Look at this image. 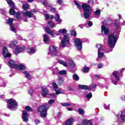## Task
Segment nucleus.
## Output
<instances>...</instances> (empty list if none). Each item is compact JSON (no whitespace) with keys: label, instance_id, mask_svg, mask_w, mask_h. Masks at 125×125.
Returning <instances> with one entry per match:
<instances>
[{"label":"nucleus","instance_id":"53","mask_svg":"<svg viewBox=\"0 0 125 125\" xmlns=\"http://www.w3.org/2000/svg\"><path fill=\"white\" fill-rule=\"evenodd\" d=\"M34 123L36 125H39V124L41 123V121L39 119H35Z\"/></svg>","mask_w":125,"mask_h":125},{"label":"nucleus","instance_id":"37","mask_svg":"<svg viewBox=\"0 0 125 125\" xmlns=\"http://www.w3.org/2000/svg\"><path fill=\"white\" fill-rule=\"evenodd\" d=\"M73 79L74 81H78L80 80V77L77 75V74H74L72 76Z\"/></svg>","mask_w":125,"mask_h":125},{"label":"nucleus","instance_id":"4","mask_svg":"<svg viewBox=\"0 0 125 125\" xmlns=\"http://www.w3.org/2000/svg\"><path fill=\"white\" fill-rule=\"evenodd\" d=\"M57 48L56 46H50L48 52V55H50V56H57L58 57H61L62 55L58 52Z\"/></svg>","mask_w":125,"mask_h":125},{"label":"nucleus","instance_id":"13","mask_svg":"<svg viewBox=\"0 0 125 125\" xmlns=\"http://www.w3.org/2000/svg\"><path fill=\"white\" fill-rule=\"evenodd\" d=\"M74 44L77 49L78 50H81L83 46V44L82 43V39L80 38L76 39L75 40Z\"/></svg>","mask_w":125,"mask_h":125},{"label":"nucleus","instance_id":"43","mask_svg":"<svg viewBox=\"0 0 125 125\" xmlns=\"http://www.w3.org/2000/svg\"><path fill=\"white\" fill-rule=\"evenodd\" d=\"M48 24L49 25V26H50L51 28H54V26H55V24H54V23L51 21H49L48 22Z\"/></svg>","mask_w":125,"mask_h":125},{"label":"nucleus","instance_id":"30","mask_svg":"<svg viewBox=\"0 0 125 125\" xmlns=\"http://www.w3.org/2000/svg\"><path fill=\"white\" fill-rule=\"evenodd\" d=\"M55 19L57 24H60L62 22V20L61 19L60 16L57 14L56 15Z\"/></svg>","mask_w":125,"mask_h":125},{"label":"nucleus","instance_id":"51","mask_svg":"<svg viewBox=\"0 0 125 125\" xmlns=\"http://www.w3.org/2000/svg\"><path fill=\"white\" fill-rule=\"evenodd\" d=\"M49 97H56V93H49Z\"/></svg>","mask_w":125,"mask_h":125},{"label":"nucleus","instance_id":"38","mask_svg":"<svg viewBox=\"0 0 125 125\" xmlns=\"http://www.w3.org/2000/svg\"><path fill=\"white\" fill-rule=\"evenodd\" d=\"M44 17L46 19H53V16L50 15L48 14H46L44 15Z\"/></svg>","mask_w":125,"mask_h":125},{"label":"nucleus","instance_id":"27","mask_svg":"<svg viewBox=\"0 0 125 125\" xmlns=\"http://www.w3.org/2000/svg\"><path fill=\"white\" fill-rule=\"evenodd\" d=\"M118 22V21L116 20L115 21H114V24H115V27H116V32L117 33V34H119L120 32H121V26L119 25V23L116 22Z\"/></svg>","mask_w":125,"mask_h":125},{"label":"nucleus","instance_id":"9","mask_svg":"<svg viewBox=\"0 0 125 125\" xmlns=\"http://www.w3.org/2000/svg\"><path fill=\"white\" fill-rule=\"evenodd\" d=\"M6 1L8 5L11 7V8L9 10L10 14H11V15H14L15 13H16V12H15L14 10V9L16 8L15 4L12 0H6Z\"/></svg>","mask_w":125,"mask_h":125},{"label":"nucleus","instance_id":"36","mask_svg":"<svg viewBox=\"0 0 125 125\" xmlns=\"http://www.w3.org/2000/svg\"><path fill=\"white\" fill-rule=\"evenodd\" d=\"M26 66L24 64H20L18 65V68L15 69V70H25Z\"/></svg>","mask_w":125,"mask_h":125},{"label":"nucleus","instance_id":"49","mask_svg":"<svg viewBox=\"0 0 125 125\" xmlns=\"http://www.w3.org/2000/svg\"><path fill=\"white\" fill-rule=\"evenodd\" d=\"M104 108L106 110H108V109H110V104H105L104 105Z\"/></svg>","mask_w":125,"mask_h":125},{"label":"nucleus","instance_id":"24","mask_svg":"<svg viewBox=\"0 0 125 125\" xmlns=\"http://www.w3.org/2000/svg\"><path fill=\"white\" fill-rule=\"evenodd\" d=\"M101 28H102V32L104 33V35H108V34H109V32L110 31L109 28L106 27L105 25L102 26Z\"/></svg>","mask_w":125,"mask_h":125},{"label":"nucleus","instance_id":"31","mask_svg":"<svg viewBox=\"0 0 125 125\" xmlns=\"http://www.w3.org/2000/svg\"><path fill=\"white\" fill-rule=\"evenodd\" d=\"M61 104L63 107H68L71 105H72L73 106H75L74 104L73 103H61Z\"/></svg>","mask_w":125,"mask_h":125},{"label":"nucleus","instance_id":"63","mask_svg":"<svg viewBox=\"0 0 125 125\" xmlns=\"http://www.w3.org/2000/svg\"><path fill=\"white\" fill-rule=\"evenodd\" d=\"M0 98H4V95H0Z\"/></svg>","mask_w":125,"mask_h":125},{"label":"nucleus","instance_id":"5","mask_svg":"<svg viewBox=\"0 0 125 125\" xmlns=\"http://www.w3.org/2000/svg\"><path fill=\"white\" fill-rule=\"evenodd\" d=\"M48 109H49V104H45L38 108V111L41 112V115L42 118L46 117Z\"/></svg>","mask_w":125,"mask_h":125},{"label":"nucleus","instance_id":"26","mask_svg":"<svg viewBox=\"0 0 125 125\" xmlns=\"http://www.w3.org/2000/svg\"><path fill=\"white\" fill-rule=\"evenodd\" d=\"M73 123H74V118L71 117L66 120L65 125H72Z\"/></svg>","mask_w":125,"mask_h":125},{"label":"nucleus","instance_id":"20","mask_svg":"<svg viewBox=\"0 0 125 125\" xmlns=\"http://www.w3.org/2000/svg\"><path fill=\"white\" fill-rule=\"evenodd\" d=\"M2 54L5 58H7V57H11V54L8 52V50H7V48L6 47H3Z\"/></svg>","mask_w":125,"mask_h":125},{"label":"nucleus","instance_id":"39","mask_svg":"<svg viewBox=\"0 0 125 125\" xmlns=\"http://www.w3.org/2000/svg\"><path fill=\"white\" fill-rule=\"evenodd\" d=\"M89 70V68L87 66H84L83 69H82L83 73H88V71Z\"/></svg>","mask_w":125,"mask_h":125},{"label":"nucleus","instance_id":"58","mask_svg":"<svg viewBox=\"0 0 125 125\" xmlns=\"http://www.w3.org/2000/svg\"><path fill=\"white\" fill-rule=\"evenodd\" d=\"M31 12H33L34 13H37V11L36 9H33L31 10Z\"/></svg>","mask_w":125,"mask_h":125},{"label":"nucleus","instance_id":"12","mask_svg":"<svg viewBox=\"0 0 125 125\" xmlns=\"http://www.w3.org/2000/svg\"><path fill=\"white\" fill-rule=\"evenodd\" d=\"M78 86L79 88H81V89H87V90H92V89H95L96 88V86H97V84H92L89 86L85 85L79 84Z\"/></svg>","mask_w":125,"mask_h":125},{"label":"nucleus","instance_id":"8","mask_svg":"<svg viewBox=\"0 0 125 125\" xmlns=\"http://www.w3.org/2000/svg\"><path fill=\"white\" fill-rule=\"evenodd\" d=\"M69 63L71 67H72L73 68L75 67V63L73 61H72L70 59H67L66 61V62L63 61V60H59V63L60 64H62V65H63L64 67H66V68H68L69 67V64H68V62Z\"/></svg>","mask_w":125,"mask_h":125},{"label":"nucleus","instance_id":"34","mask_svg":"<svg viewBox=\"0 0 125 125\" xmlns=\"http://www.w3.org/2000/svg\"><path fill=\"white\" fill-rule=\"evenodd\" d=\"M23 74L24 75L25 78L27 79V80H31V75L29 72H28V71H24Z\"/></svg>","mask_w":125,"mask_h":125},{"label":"nucleus","instance_id":"21","mask_svg":"<svg viewBox=\"0 0 125 125\" xmlns=\"http://www.w3.org/2000/svg\"><path fill=\"white\" fill-rule=\"evenodd\" d=\"M42 91L41 94L42 96H43V97H47L49 93L48 89H47V88L44 86L42 87Z\"/></svg>","mask_w":125,"mask_h":125},{"label":"nucleus","instance_id":"40","mask_svg":"<svg viewBox=\"0 0 125 125\" xmlns=\"http://www.w3.org/2000/svg\"><path fill=\"white\" fill-rule=\"evenodd\" d=\"M20 12H17L16 13V17L17 18V19H19V20H21V17L20 16Z\"/></svg>","mask_w":125,"mask_h":125},{"label":"nucleus","instance_id":"48","mask_svg":"<svg viewBox=\"0 0 125 125\" xmlns=\"http://www.w3.org/2000/svg\"><path fill=\"white\" fill-rule=\"evenodd\" d=\"M78 112L80 115H83V113H84L83 110L82 108L78 109Z\"/></svg>","mask_w":125,"mask_h":125},{"label":"nucleus","instance_id":"16","mask_svg":"<svg viewBox=\"0 0 125 125\" xmlns=\"http://www.w3.org/2000/svg\"><path fill=\"white\" fill-rule=\"evenodd\" d=\"M26 50V47L25 46L19 47V46H17L16 47V50L14 51V54L16 55H18L19 53H21V52H24Z\"/></svg>","mask_w":125,"mask_h":125},{"label":"nucleus","instance_id":"33","mask_svg":"<svg viewBox=\"0 0 125 125\" xmlns=\"http://www.w3.org/2000/svg\"><path fill=\"white\" fill-rule=\"evenodd\" d=\"M58 74H59V75H60L61 76H66L67 71L65 70H62L61 71H59V72H58Z\"/></svg>","mask_w":125,"mask_h":125},{"label":"nucleus","instance_id":"42","mask_svg":"<svg viewBox=\"0 0 125 125\" xmlns=\"http://www.w3.org/2000/svg\"><path fill=\"white\" fill-rule=\"evenodd\" d=\"M56 2L57 4H58L59 5H62L63 0H56Z\"/></svg>","mask_w":125,"mask_h":125},{"label":"nucleus","instance_id":"6","mask_svg":"<svg viewBox=\"0 0 125 125\" xmlns=\"http://www.w3.org/2000/svg\"><path fill=\"white\" fill-rule=\"evenodd\" d=\"M120 73H122V71H114L112 73L113 77L111 79V81L113 84L117 85L120 82Z\"/></svg>","mask_w":125,"mask_h":125},{"label":"nucleus","instance_id":"10","mask_svg":"<svg viewBox=\"0 0 125 125\" xmlns=\"http://www.w3.org/2000/svg\"><path fill=\"white\" fill-rule=\"evenodd\" d=\"M69 43H70V37L69 34H66L63 35V38L62 40V46L65 47Z\"/></svg>","mask_w":125,"mask_h":125},{"label":"nucleus","instance_id":"64","mask_svg":"<svg viewBox=\"0 0 125 125\" xmlns=\"http://www.w3.org/2000/svg\"><path fill=\"white\" fill-rule=\"evenodd\" d=\"M68 90L71 91L73 90V89L71 87H69V88H68Z\"/></svg>","mask_w":125,"mask_h":125},{"label":"nucleus","instance_id":"14","mask_svg":"<svg viewBox=\"0 0 125 125\" xmlns=\"http://www.w3.org/2000/svg\"><path fill=\"white\" fill-rule=\"evenodd\" d=\"M52 86L53 90L56 92V95H59V94H63V93H64V92L61 91L60 90H59V88H58V85H57V84H56V83H53Z\"/></svg>","mask_w":125,"mask_h":125},{"label":"nucleus","instance_id":"19","mask_svg":"<svg viewBox=\"0 0 125 125\" xmlns=\"http://www.w3.org/2000/svg\"><path fill=\"white\" fill-rule=\"evenodd\" d=\"M7 64L10 68H14V69H18V64L15 63V62L12 60H10L8 62Z\"/></svg>","mask_w":125,"mask_h":125},{"label":"nucleus","instance_id":"25","mask_svg":"<svg viewBox=\"0 0 125 125\" xmlns=\"http://www.w3.org/2000/svg\"><path fill=\"white\" fill-rule=\"evenodd\" d=\"M43 42L45 43H47L50 42V39H49V36L47 34H43Z\"/></svg>","mask_w":125,"mask_h":125},{"label":"nucleus","instance_id":"28","mask_svg":"<svg viewBox=\"0 0 125 125\" xmlns=\"http://www.w3.org/2000/svg\"><path fill=\"white\" fill-rule=\"evenodd\" d=\"M27 53L28 54H30V55H32V54H34V53H36V49H35L34 48H28Z\"/></svg>","mask_w":125,"mask_h":125},{"label":"nucleus","instance_id":"18","mask_svg":"<svg viewBox=\"0 0 125 125\" xmlns=\"http://www.w3.org/2000/svg\"><path fill=\"white\" fill-rule=\"evenodd\" d=\"M117 117L119 121H122L125 122V110L119 111L117 115Z\"/></svg>","mask_w":125,"mask_h":125},{"label":"nucleus","instance_id":"59","mask_svg":"<svg viewBox=\"0 0 125 125\" xmlns=\"http://www.w3.org/2000/svg\"><path fill=\"white\" fill-rule=\"evenodd\" d=\"M84 26V25L83 24H82L79 25V27L80 28H81V29H83V28Z\"/></svg>","mask_w":125,"mask_h":125},{"label":"nucleus","instance_id":"57","mask_svg":"<svg viewBox=\"0 0 125 125\" xmlns=\"http://www.w3.org/2000/svg\"><path fill=\"white\" fill-rule=\"evenodd\" d=\"M55 10H56V9L55 8V7L52 8L51 9V12H54L55 11Z\"/></svg>","mask_w":125,"mask_h":125},{"label":"nucleus","instance_id":"2","mask_svg":"<svg viewBox=\"0 0 125 125\" xmlns=\"http://www.w3.org/2000/svg\"><path fill=\"white\" fill-rule=\"evenodd\" d=\"M118 40L116 36L114 34H111L108 36V44L109 46V48H103L102 47V51H104L105 53H109L111 51H113V48L115 47L116 45V42H117Z\"/></svg>","mask_w":125,"mask_h":125},{"label":"nucleus","instance_id":"55","mask_svg":"<svg viewBox=\"0 0 125 125\" xmlns=\"http://www.w3.org/2000/svg\"><path fill=\"white\" fill-rule=\"evenodd\" d=\"M103 67V64L102 63H99L98 64V68L99 69H101Z\"/></svg>","mask_w":125,"mask_h":125},{"label":"nucleus","instance_id":"47","mask_svg":"<svg viewBox=\"0 0 125 125\" xmlns=\"http://www.w3.org/2000/svg\"><path fill=\"white\" fill-rule=\"evenodd\" d=\"M25 109L27 111H29V112H31V111H32V108L29 106H25Z\"/></svg>","mask_w":125,"mask_h":125},{"label":"nucleus","instance_id":"54","mask_svg":"<svg viewBox=\"0 0 125 125\" xmlns=\"http://www.w3.org/2000/svg\"><path fill=\"white\" fill-rule=\"evenodd\" d=\"M88 25L89 27H91V26H92V25H93V23H92V22L91 21H89L88 22Z\"/></svg>","mask_w":125,"mask_h":125},{"label":"nucleus","instance_id":"7","mask_svg":"<svg viewBox=\"0 0 125 125\" xmlns=\"http://www.w3.org/2000/svg\"><path fill=\"white\" fill-rule=\"evenodd\" d=\"M7 104L8 108L12 110V111L17 108V102L13 99H9L7 102Z\"/></svg>","mask_w":125,"mask_h":125},{"label":"nucleus","instance_id":"62","mask_svg":"<svg viewBox=\"0 0 125 125\" xmlns=\"http://www.w3.org/2000/svg\"><path fill=\"white\" fill-rule=\"evenodd\" d=\"M28 2H33L34 0H27Z\"/></svg>","mask_w":125,"mask_h":125},{"label":"nucleus","instance_id":"29","mask_svg":"<svg viewBox=\"0 0 125 125\" xmlns=\"http://www.w3.org/2000/svg\"><path fill=\"white\" fill-rule=\"evenodd\" d=\"M83 125H92V122H91V121L87 119H84L83 121Z\"/></svg>","mask_w":125,"mask_h":125},{"label":"nucleus","instance_id":"56","mask_svg":"<svg viewBox=\"0 0 125 125\" xmlns=\"http://www.w3.org/2000/svg\"><path fill=\"white\" fill-rule=\"evenodd\" d=\"M61 115H62V113L61 112H59L57 116V118H60V117H61Z\"/></svg>","mask_w":125,"mask_h":125},{"label":"nucleus","instance_id":"60","mask_svg":"<svg viewBox=\"0 0 125 125\" xmlns=\"http://www.w3.org/2000/svg\"><path fill=\"white\" fill-rule=\"evenodd\" d=\"M121 98L122 100H123V101H125V96H122Z\"/></svg>","mask_w":125,"mask_h":125},{"label":"nucleus","instance_id":"46","mask_svg":"<svg viewBox=\"0 0 125 125\" xmlns=\"http://www.w3.org/2000/svg\"><path fill=\"white\" fill-rule=\"evenodd\" d=\"M101 12V10L100 9H98L95 11V13L96 15L99 16L100 15Z\"/></svg>","mask_w":125,"mask_h":125},{"label":"nucleus","instance_id":"52","mask_svg":"<svg viewBox=\"0 0 125 125\" xmlns=\"http://www.w3.org/2000/svg\"><path fill=\"white\" fill-rule=\"evenodd\" d=\"M70 33L71 36H77V33H76V31H75V30H71Z\"/></svg>","mask_w":125,"mask_h":125},{"label":"nucleus","instance_id":"1","mask_svg":"<svg viewBox=\"0 0 125 125\" xmlns=\"http://www.w3.org/2000/svg\"><path fill=\"white\" fill-rule=\"evenodd\" d=\"M74 3L78 9H82V8H83L84 11V13H83L84 18L85 19H88L91 15V13H92V9H91V7L87 3L82 4V3L77 1H74Z\"/></svg>","mask_w":125,"mask_h":125},{"label":"nucleus","instance_id":"50","mask_svg":"<svg viewBox=\"0 0 125 125\" xmlns=\"http://www.w3.org/2000/svg\"><path fill=\"white\" fill-rule=\"evenodd\" d=\"M54 102H55V101L54 100H49L48 103V104H49V105H51L52 104H53V103H54Z\"/></svg>","mask_w":125,"mask_h":125},{"label":"nucleus","instance_id":"3","mask_svg":"<svg viewBox=\"0 0 125 125\" xmlns=\"http://www.w3.org/2000/svg\"><path fill=\"white\" fill-rule=\"evenodd\" d=\"M45 31L48 35L52 37H54L55 35L56 36H60L61 34H66L67 33V30L65 29H60L58 31H56V30H51L50 28L48 26L46 27Z\"/></svg>","mask_w":125,"mask_h":125},{"label":"nucleus","instance_id":"35","mask_svg":"<svg viewBox=\"0 0 125 125\" xmlns=\"http://www.w3.org/2000/svg\"><path fill=\"white\" fill-rule=\"evenodd\" d=\"M22 9L23 10H29L30 9V5L28 3L23 4L22 5Z\"/></svg>","mask_w":125,"mask_h":125},{"label":"nucleus","instance_id":"15","mask_svg":"<svg viewBox=\"0 0 125 125\" xmlns=\"http://www.w3.org/2000/svg\"><path fill=\"white\" fill-rule=\"evenodd\" d=\"M13 18H9L8 20H7L6 23L9 24L10 26V30L12 31L14 33H16V29L14 27V24L13 23Z\"/></svg>","mask_w":125,"mask_h":125},{"label":"nucleus","instance_id":"17","mask_svg":"<svg viewBox=\"0 0 125 125\" xmlns=\"http://www.w3.org/2000/svg\"><path fill=\"white\" fill-rule=\"evenodd\" d=\"M21 118L23 122L28 123L29 122V114L25 110L22 111Z\"/></svg>","mask_w":125,"mask_h":125},{"label":"nucleus","instance_id":"44","mask_svg":"<svg viewBox=\"0 0 125 125\" xmlns=\"http://www.w3.org/2000/svg\"><path fill=\"white\" fill-rule=\"evenodd\" d=\"M91 97H92V94L91 93H90L86 95V98H87V99H88V100H89V99H90V98H91Z\"/></svg>","mask_w":125,"mask_h":125},{"label":"nucleus","instance_id":"41","mask_svg":"<svg viewBox=\"0 0 125 125\" xmlns=\"http://www.w3.org/2000/svg\"><path fill=\"white\" fill-rule=\"evenodd\" d=\"M0 83H1V86H2L3 87H5V86H6V83H4L3 80H0Z\"/></svg>","mask_w":125,"mask_h":125},{"label":"nucleus","instance_id":"32","mask_svg":"<svg viewBox=\"0 0 125 125\" xmlns=\"http://www.w3.org/2000/svg\"><path fill=\"white\" fill-rule=\"evenodd\" d=\"M64 78L59 77L58 79V82H57L58 84H59V85H61L62 83H64Z\"/></svg>","mask_w":125,"mask_h":125},{"label":"nucleus","instance_id":"11","mask_svg":"<svg viewBox=\"0 0 125 125\" xmlns=\"http://www.w3.org/2000/svg\"><path fill=\"white\" fill-rule=\"evenodd\" d=\"M103 45L102 44H97L96 46L97 48H98V58L97 59V61H99V59L102 58L104 56V53L101 52L102 51V47Z\"/></svg>","mask_w":125,"mask_h":125},{"label":"nucleus","instance_id":"45","mask_svg":"<svg viewBox=\"0 0 125 125\" xmlns=\"http://www.w3.org/2000/svg\"><path fill=\"white\" fill-rule=\"evenodd\" d=\"M42 3L43 5H44L45 6L47 5V0H41Z\"/></svg>","mask_w":125,"mask_h":125},{"label":"nucleus","instance_id":"61","mask_svg":"<svg viewBox=\"0 0 125 125\" xmlns=\"http://www.w3.org/2000/svg\"><path fill=\"white\" fill-rule=\"evenodd\" d=\"M95 78H96V79H99L100 77L99 75H95Z\"/></svg>","mask_w":125,"mask_h":125},{"label":"nucleus","instance_id":"22","mask_svg":"<svg viewBox=\"0 0 125 125\" xmlns=\"http://www.w3.org/2000/svg\"><path fill=\"white\" fill-rule=\"evenodd\" d=\"M22 15L25 17H29V18H33L34 17V14H33L32 12H30L29 11L22 12Z\"/></svg>","mask_w":125,"mask_h":125},{"label":"nucleus","instance_id":"23","mask_svg":"<svg viewBox=\"0 0 125 125\" xmlns=\"http://www.w3.org/2000/svg\"><path fill=\"white\" fill-rule=\"evenodd\" d=\"M18 43V42L16 40H13L10 42V43L8 45V47H10V48H14L15 46H16V44Z\"/></svg>","mask_w":125,"mask_h":125}]
</instances>
